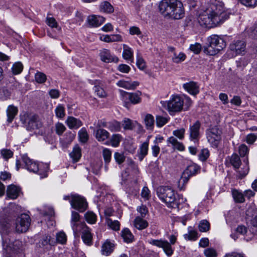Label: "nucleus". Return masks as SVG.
<instances>
[{"label": "nucleus", "instance_id": "obj_29", "mask_svg": "<svg viewBox=\"0 0 257 257\" xmlns=\"http://www.w3.org/2000/svg\"><path fill=\"white\" fill-rule=\"evenodd\" d=\"M109 133L103 128H97V141L105 142L109 138Z\"/></svg>", "mask_w": 257, "mask_h": 257}, {"label": "nucleus", "instance_id": "obj_19", "mask_svg": "<svg viewBox=\"0 0 257 257\" xmlns=\"http://www.w3.org/2000/svg\"><path fill=\"white\" fill-rule=\"evenodd\" d=\"M122 140V137L120 134H114L111 135L109 140L105 141L103 144L105 145H110L112 147H118Z\"/></svg>", "mask_w": 257, "mask_h": 257}, {"label": "nucleus", "instance_id": "obj_48", "mask_svg": "<svg viewBox=\"0 0 257 257\" xmlns=\"http://www.w3.org/2000/svg\"><path fill=\"white\" fill-rule=\"evenodd\" d=\"M0 153L1 157H2L5 160H8L9 159L12 158L14 154L13 151L8 149H2Z\"/></svg>", "mask_w": 257, "mask_h": 257}, {"label": "nucleus", "instance_id": "obj_27", "mask_svg": "<svg viewBox=\"0 0 257 257\" xmlns=\"http://www.w3.org/2000/svg\"><path fill=\"white\" fill-rule=\"evenodd\" d=\"M144 218L138 216L134 221V226L139 230H143L148 226V222Z\"/></svg>", "mask_w": 257, "mask_h": 257}, {"label": "nucleus", "instance_id": "obj_52", "mask_svg": "<svg viewBox=\"0 0 257 257\" xmlns=\"http://www.w3.org/2000/svg\"><path fill=\"white\" fill-rule=\"evenodd\" d=\"M67 237L65 233L63 231H60L56 234V241L61 244H64L66 242Z\"/></svg>", "mask_w": 257, "mask_h": 257}, {"label": "nucleus", "instance_id": "obj_45", "mask_svg": "<svg viewBox=\"0 0 257 257\" xmlns=\"http://www.w3.org/2000/svg\"><path fill=\"white\" fill-rule=\"evenodd\" d=\"M169 119V117H164L161 115H157L156 118L157 126L159 127H162L168 122Z\"/></svg>", "mask_w": 257, "mask_h": 257}, {"label": "nucleus", "instance_id": "obj_58", "mask_svg": "<svg viewBox=\"0 0 257 257\" xmlns=\"http://www.w3.org/2000/svg\"><path fill=\"white\" fill-rule=\"evenodd\" d=\"M209 156V151L207 149H202L199 155V159L202 161H205Z\"/></svg>", "mask_w": 257, "mask_h": 257}, {"label": "nucleus", "instance_id": "obj_2", "mask_svg": "<svg viewBox=\"0 0 257 257\" xmlns=\"http://www.w3.org/2000/svg\"><path fill=\"white\" fill-rule=\"evenodd\" d=\"M159 10L163 17L168 19L180 20L184 17L183 4L178 0H162Z\"/></svg>", "mask_w": 257, "mask_h": 257}, {"label": "nucleus", "instance_id": "obj_43", "mask_svg": "<svg viewBox=\"0 0 257 257\" xmlns=\"http://www.w3.org/2000/svg\"><path fill=\"white\" fill-rule=\"evenodd\" d=\"M108 128L112 132H119L121 128V124L119 122L117 121L109 122Z\"/></svg>", "mask_w": 257, "mask_h": 257}, {"label": "nucleus", "instance_id": "obj_50", "mask_svg": "<svg viewBox=\"0 0 257 257\" xmlns=\"http://www.w3.org/2000/svg\"><path fill=\"white\" fill-rule=\"evenodd\" d=\"M102 156L106 164L110 162L111 158V151L108 148H104L102 151Z\"/></svg>", "mask_w": 257, "mask_h": 257}, {"label": "nucleus", "instance_id": "obj_55", "mask_svg": "<svg viewBox=\"0 0 257 257\" xmlns=\"http://www.w3.org/2000/svg\"><path fill=\"white\" fill-rule=\"evenodd\" d=\"M202 49L201 44L199 43H195L190 46V50L195 54H199Z\"/></svg>", "mask_w": 257, "mask_h": 257}, {"label": "nucleus", "instance_id": "obj_31", "mask_svg": "<svg viewBox=\"0 0 257 257\" xmlns=\"http://www.w3.org/2000/svg\"><path fill=\"white\" fill-rule=\"evenodd\" d=\"M18 112V109L13 105H9L7 109L8 121L11 122Z\"/></svg>", "mask_w": 257, "mask_h": 257}, {"label": "nucleus", "instance_id": "obj_7", "mask_svg": "<svg viewBox=\"0 0 257 257\" xmlns=\"http://www.w3.org/2000/svg\"><path fill=\"white\" fill-rule=\"evenodd\" d=\"M23 161L25 164L26 169L30 172L38 173L41 178L47 177L48 171L49 169V164L42 162L37 164L27 156L23 157Z\"/></svg>", "mask_w": 257, "mask_h": 257}, {"label": "nucleus", "instance_id": "obj_63", "mask_svg": "<svg viewBox=\"0 0 257 257\" xmlns=\"http://www.w3.org/2000/svg\"><path fill=\"white\" fill-rule=\"evenodd\" d=\"M113 26L110 23H107L103 26L100 29V31L105 32L109 33L113 30Z\"/></svg>", "mask_w": 257, "mask_h": 257}, {"label": "nucleus", "instance_id": "obj_12", "mask_svg": "<svg viewBox=\"0 0 257 257\" xmlns=\"http://www.w3.org/2000/svg\"><path fill=\"white\" fill-rule=\"evenodd\" d=\"M20 119L23 124H27L28 127L31 129L34 130L38 128L36 117L35 115H31L27 112H24L21 114Z\"/></svg>", "mask_w": 257, "mask_h": 257}, {"label": "nucleus", "instance_id": "obj_60", "mask_svg": "<svg viewBox=\"0 0 257 257\" xmlns=\"http://www.w3.org/2000/svg\"><path fill=\"white\" fill-rule=\"evenodd\" d=\"M122 125L124 130H132L133 128L132 121L128 118H125L123 119Z\"/></svg>", "mask_w": 257, "mask_h": 257}, {"label": "nucleus", "instance_id": "obj_28", "mask_svg": "<svg viewBox=\"0 0 257 257\" xmlns=\"http://www.w3.org/2000/svg\"><path fill=\"white\" fill-rule=\"evenodd\" d=\"M70 158L73 163L77 162L81 157V149L78 145H76L73 147L72 151L69 154Z\"/></svg>", "mask_w": 257, "mask_h": 257}, {"label": "nucleus", "instance_id": "obj_22", "mask_svg": "<svg viewBox=\"0 0 257 257\" xmlns=\"http://www.w3.org/2000/svg\"><path fill=\"white\" fill-rule=\"evenodd\" d=\"M183 87L191 95H195L199 92L198 85L196 82L193 81L184 83L183 85Z\"/></svg>", "mask_w": 257, "mask_h": 257}, {"label": "nucleus", "instance_id": "obj_6", "mask_svg": "<svg viewBox=\"0 0 257 257\" xmlns=\"http://www.w3.org/2000/svg\"><path fill=\"white\" fill-rule=\"evenodd\" d=\"M207 41L209 44L204 48V52L209 55H215L226 46L224 40L217 35H211Z\"/></svg>", "mask_w": 257, "mask_h": 257}, {"label": "nucleus", "instance_id": "obj_14", "mask_svg": "<svg viewBox=\"0 0 257 257\" xmlns=\"http://www.w3.org/2000/svg\"><path fill=\"white\" fill-rule=\"evenodd\" d=\"M168 51L173 62L175 63H180L184 61L186 59V55L182 52L177 53L175 51V48L172 47H168Z\"/></svg>", "mask_w": 257, "mask_h": 257}, {"label": "nucleus", "instance_id": "obj_4", "mask_svg": "<svg viewBox=\"0 0 257 257\" xmlns=\"http://www.w3.org/2000/svg\"><path fill=\"white\" fill-rule=\"evenodd\" d=\"M192 104L188 96L182 97L179 95H173L170 99L164 102L163 106L171 115L182 110H187Z\"/></svg>", "mask_w": 257, "mask_h": 257}, {"label": "nucleus", "instance_id": "obj_47", "mask_svg": "<svg viewBox=\"0 0 257 257\" xmlns=\"http://www.w3.org/2000/svg\"><path fill=\"white\" fill-rule=\"evenodd\" d=\"M232 196L236 202L242 203L244 201L243 195L237 190H234L232 191Z\"/></svg>", "mask_w": 257, "mask_h": 257}, {"label": "nucleus", "instance_id": "obj_11", "mask_svg": "<svg viewBox=\"0 0 257 257\" xmlns=\"http://www.w3.org/2000/svg\"><path fill=\"white\" fill-rule=\"evenodd\" d=\"M150 244L163 248L166 254L170 257L174 253L171 244L166 240L163 239H151L149 241Z\"/></svg>", "mask_w": 257, "mask_h": 257}, {"label": "nucleus", "instance_id": "obj_32", "mask_svg": "<svg viewBox=\"0 0 257 257\" xmlns=\"http://www.w3.org/2000/svg\"><path fill=\"white\" fill-rule=\"evenodd\" d=\"M121 92H123L124 94L127 95L128 96V99H130L131 103L133 104H137L141 102V98L140 96L141 95V92H138L136 93H128L126 92L120 91Z\"/></svg>", "mask_w": 257, "mask_h": 257}, {"label": "nucleus", "instance_id": "obj_13", "mask_svg": "<svg viewBox=\"0 0 257 257\" xmlns=\"http://www.w3.org/2000/svg\"><path fill=\"white\" fill-rule=\"evenodd\" d=\"M99 56L102 61L105 63H117L118 58L111 54L109 50L103 49L100 51Z\"/></svg>", "mask_w": 257, "mask_h": 257}, {"label": "nucleus", "instance_id": "obj_38", "mask_svg": "<svg viewBox=\"0 0 257 257\" xmlns=\"http://www.w3.org/2000/svg\"><path fill=\"white\" fill-rule=\"evenodd\" d=\"M199 170V167L196 164H193L188 166L184 172L191 177L196 174Z\"/></svg>", "mask_w": 257, "mask_h": 257}, {"label": "nucleus", "instance_id": "obj_34", "mask_svg": "<svg viewBox=\"0 0 257 257\" xmlns=\"http://www.w3.org/2000/svg\"><path fill=\"white\" fill-rule=\"evenodd\" d=\"M167 142L172 145L174 149L182 151L184 150L183 145L179 142L174 137H171L167 140Z\"/></svg>", "mask_w": 257, "mask_h": 257}, {"label": "nucleus", "instance_id": "obj_53", "mask_svg": "<svg viewBox=\"0 0 257 257\" xmlns=\"http://www.w3.org/2000/svg\"><path fill=\"white\" fill-rule=\"evenodd\" d=\"M12 69L14 74H19L22 71L23 66L21 63L17 62L13 65Z\"/></svg>", "mask_w": 257, "mask_h": 257}, {"label": "nucleus", "instance_id": "obj_40", "mask_svg": "<svg viewBox=\"0 0 257 257\" xmlns=\"http://www.w3.org/2000/svg\"><path fill=\"white\" fill-rule=\"evenodd\" d=\"M121 236L126 242H131L134 239L133 235L127 228H125L121 231Z\"/></svg>", "mask_w": 257, "mask_h": 257}, {"label": "nucleus", "instance_id": "obj_62", "mask_svg": "<svg viewBox=\"0 0 257 257\" xmlns=\"http://www.w3.org/2000/svg\"><path fill=\"white\" fill-rule=\"evenodd\" d=\"M110 43L113 42H121L123 41V37L119 34H111L110 35Z\"/></svg>", "mask_w": 257, "mask_h": 257}, {"label": "nucleus", "instance_id": "obj_26", "mask_svg": "<svg viewBox=\"0 0 257 257\" xmlns=\"http://www.w3.org/2000/svg\"><path fill=\"white\" fill-rule=\"evenodd\" d=\"M99 9L100 12L107 14H111L114 11L113 7L107 1H103L100 3Z\"/></svg>", "mask_w": 257, "mask_h": 257}, {"label": "nucleus", "instance_id": "obj_8", "mask_svg": "<svg viewBox=\"0 0 257 257\" xmlns=\"http://www.w3.org/2000/svg\"><path fill=\"white\" fill-rule=\"evenodd\" d=\"M30 223L31 218L30 216L27 214H21L16 219L12 228H10L9 223L2 224L1 228V232H2V226L5 225L7 226L8 230H9L10 232L15 229L16 232L18 233L26 232L28 230Z\"/></svg>", "mask_w": 257, "mask_h": 257}, {"label": "nucleus", "instance_id": "obj_51", "mask_svg": "<svg viewBox=\"0 0 257 257\" xmlns=\"http://www.w3.org/2000/svg\"><path fill=\"white\" fill-rule=\"evenodd\" d=\"M35 78L37 82L43 83L46 81L47 77L44 73L39 72L35 74Z\"/></svg>", "mask_w": 257, "mask_h": 257}, {"label": "nucleus", "instance_id": "obj_49", "mask_svg": "<svg viewBox=\"0 0 257 257\" xmlns=\"http://www.w3.org/2000/svg\"><path fill=\"white\" fill-rule=\"evenodd\" d=\"M85 218L87 222L90 224H94L96 221V215L92 211H88L85 214Z\"/></svg>", "mask_w": 257, "mask_h": 257}, {"label": "nucleus", "instance_id": "obj_61", "mask_svg": "<svg viewBox=\"0 0 257 257\" xmlns=\"http://www.w3.org/2000/svg\"><path fill=\"white\" fill-rule=\"evenodd\" d=\"M240 3L247 7H255L257 6V0H238Z\"/></svg>", "mask_w": 257, "mask_h": 257}, {"label": "nucleus", "instance_id": "obj_57", "mask_svg": "<svg viewBox=\"0 0 257 257\" xmlns=\"http://www.w3.org/2000/svg\"><path fill=\"white\" fill-rule=\"evenodd\" d=\"M204 253L206 257H216L217 253L213 248H208L204 250Z\"/></svg>", "mask_w": 257, "mask_h": 257}, {"label": "nucleus", "instance_id": "obj_56", "mask_svg": "<svg viewBox=\"0 0 257 257\" xmlns=\"http://www.w3.org/2000/svg\"><path fill=\"white\" fill-rule=\"evenodd\" d=\"M55 129L57 134L61 135L66 130L65 126L61 122H57L55 124Z\"/></svg>", "mask_w": 257, "mask_h": 257}, {"label": "nucleus", "instance_id": "obj_33", "mask_svg": "<svg viewBox=\"0 0 257 257\" xmlns=\"http://www.w3.org/2000/svg\"><path fill=\"white\" fill-rule=\"evenodd\" d=\"M55 241L51 238V237L48 235H44L39 241V246L45 247L47 245H53Z\"/></svg>", "mask_w": 257, "mask_h": 257}, {"label": "nucleus", "instance_id": "obj_16", "mask_svg": "<svg viewBox=\"0 0 257 257\" xmlns=\"http://www.w3.org/2000/svg\"><path fill=\"white\" fill-rule=\"evenodd\" d=\"M21 192V188L19 186L11 184L7 187V195L10 199H16L20 195Z\"/></svg>", "mask_w": 257, "mask_h": 257}, {"label": "nucleus", "instance_id": "obj_37", "mask_svg": "<svg viewBox=\"0 0 257 257\" xmlns=\"http://www.w3.org/2000/svg\"><path fill=\"white\" fill-rule=\"evenodd\" d=\"M106 223L109 228L114 231H118L120 229V223L117 220H112L109 218H106Z\"/></svg>", "mask_w": 257, "mask_h": 257}, {"label": "nucleus", "instance_id": "obj_9", "mask_svg": "<svg viewBox=\"0 0 257 257\" xmlns=\"http://www.w3.org/2000/svg\"><path fill=\"white\" fill-rule=\"evenodd\" d=\"M221 131L217 126H214L206 132L207 139L211 146L217 148L221 139Z\"/></svg>", "mask_w": 257, "mask_h": 257}, {"label": "nucleus", "instance_id": "obj_5", "mask_svg": "<svg viewBox=\"0 0 257 257\" xmlns=\"http://www.w3.org/2000/svg\"><path fill=\"white\" fill-rule=\"evenodd\" d=\"M8 230L7 225L2 226L1 233L3 239V254L5 257H13L16 252L21 248L22 243L19 240L11 242L10 239L6 236L10 232Z\"/></svg>", "mask_w": 257, "mask_h": 257}, {"label": "nucleus", "instance_id": "obj_36", "mask_svg": "<svg viewBox=\"0 0 257 257\" xmlns=\"http://www.w3.org/2000/svg\"><path fill=\"white\" fill-rule=\"evenodd\" d=\"M78 136L79 142L83 144L86 143L89 139V136L86 128L84 127H82L79 130Z\"/></svg>", "mask_w": 257, "mask_h": 257}, {"label": "nucleus", "instance_id": "obj_64", "mask_svg": "<svg viewBox=\"0 0 257 257\" xmlns=\"http://www.w3.org/2000/svg\"><path fill=\"white\" fill-rule=\"evenodd\" d=\"M137 211L140 213L141 216H140L142 217H145L148 213L147 207L144 205L138 207L137 208Z\"/></svg>", "mask_w": 257, "mask_h": 257}, {"label": "nucleus", "instance_id": "obj_24", "mask_svg": "<svg viewBox=\"0 0 257 257\" xmlns=\"http://www.w3.org/2000/svg\"><path fill=\"white\" fill-rule=\"evenodd\" d=\"M149 140L148 139L144 142L140 147L137 156L140 161H142L146 156L147 155L149 150Z\"/></svg>", "mask_w": 257, "mask_h": 257}, {"label": "nucleus", "instance_id": "obj_21", "mask_svg": "<svg viewBox=\"0 0 257 257\" xmlns=\"http://www.w3.org/2000/svg\"><path fill=\"white\" fill-rule=\"evenodd\" d=\"M114 247V244L107 239L102 245L101 252L103 255L108 256L113 251Z\"/></svg>", "mask_w": 257, "mask_h": 257}, {"label": "nucleus", "instance_id": "obj_39", "mask_svg": "<svg viewBox=\"0 0 257 257\" xmlns=\"http://www.w3.org/2000/svg\"><path fill=\"white\" fill-rule=\"evenodd\" d=\"M210 223L207 220H202L199 222L198 224V229L200 232H207L210 229Z\"/></svg>", "mask_w": 257, "mask_h": 257}, {"label": "nucleus", "instance_id": "obj_3", "mask_svg": "<svg viewBox=\"0 0 257 257\" xmlns=\"http://www.w3.org/2000/svg\"><path fill=\"white\" fill-rule=\"evenodd\" d=\"M157 193L159 198L169 207L179 208L181 204L186 201L183 195L175 194L174 190L168 186L158 187Z\"/></svg>", "mask_w": 257, "mask_h": 257}, {"label": "nucleus", "instance_id": "obj_59", "mask_svg": "<svg viewBox=\"0 0 257 257\" xmlns=\"http://www.w3.org/2000/svg\"><path fill=\"white\" fill-rule=\"evenodd\" d=\"M10 96V91L6 88L0 89V98L5 100L8 99Z\"/></svg>", "mask_w": 257, "mask_h": 257}, {"label": "nucleus", "instance_id": "obj_42", "mask_svg": "<svg viewBox=\"0 0 257 257\" xmlns=\"http://www.w3.org/2000/svg\"><path fill=\"white\" fill-rule=\"evenodd\" d=\"M147 129L152 130L154 125V118L152 115L147 114L144 119Z\"/></svg>", "mask_w": 257, "mask_h": 257}, {"label": "nucleus", "instance_id": "obj_35", "mask_svg": "<svg viewBox=\"0 0 257 257\" xmlns=\"http://www.w3.org/2000/svg\"><path fill=\"white\" fill-rule=\"evenodd\" d=\"M190 176L183 172L180 179L178 181V187L180 190H183Z\"/></svg>", "mask_w": 257, "mask_h": 257}, {"label": "nucleus", "instance_id": "obj_20", "mask_svg": "<svg viewBox=\"0 0 257 257\" xmlns=\"http://www.w3.org/2000/svg\"><path fill=\"white\" fill-rule=\"evenodd\" d=\"M116 85L119 87L123 88L133 90L135 89L139 85V82L138 81H131L124 80H120L116 83Z\"/></svg>", "mask_w": 257, "mask_h": 257}, {"label": "nucleus", "instance_id": "obj_41", "mask_svg": "<svg viewBox=\"0 0 257 257\" xmlns=\"http://www.w3.org/2000/svg\"><path fill=\"white\" fill-rule=\"evenodd\" d=\"M188 233L184 234V236L186 239L189 240H195L198 238V233L195 230L192 229L191 227L188 228Z\"/></svg>", "mask_w": 257, "mask_h": 257}, {"label": "nucleus", "instance_id": "obj_30", "mask_svg": "<svg viewBox=\"0 0 257 257\" xmlns=\"http://www.w3.org/2000/svg\"><path fill=\"white\" fill-rule=\"evenodd\" d=\"M122 57L125 60L133 61L134 52L131 47L126 44H123Z\"/></svg>", "mask_w": 257, "mask_h": 257}, {"label": "nucleus", "instance_id": "obj_54", "mask_svg": "<svg viewBox=\"0 0 257 257\" xmlns=\"http://www.w3.org/2000/svg\"><path fill=\"white\" fill-rule=\"evenodd\" d=\"M114 158L118 164H121L125 161V157L123 153L115 152L114 154Z\"/></svg>", "mask_w": 257, "mask_h": 257}, {"label": "nucleus", "instance_id": "obj_44", "mask_svg": "<svg viewBox=\"0 0 257 257\" xmlns=\"http://www.w3.org/2000/svg\"><path fill=\"white\" fill-rule=\"evenodd\" d=\"M230 163L232 164V165L233 166V167L235 169L239 168L240 164H241V161L239 157V156L236 154H233L230 158Z\"/></svg>", "mask_w": 257, "mask_h": 257}, {"label": "nucleus", "instance_id": "obj_15", "mask_svg": "<svg viewBox=\"0 0 257 257\" xmlns=\"http://www.w3.org/2000/svg\"><path fill=\"white\" fill-rule=\"evenodd\" d=\"M80 219V215L78 213L75 211H72L71 214V225L72 228L75 233H77L81 231V224L84 222L78 223Z\"/></svg>", "mask_w": 257, "mask_h": 257}, {"label": "nucleus", "instance_id": "obj_25", "mask_svg": "<svg viewBox=\"0 0 257 257\" xmlns=\"http://www.w3.org/2000/svg\"><path fill=\"white\" fill-rule=\"evenodd\" d=\"M65 122L70 129H77L82 125V122L80 119L73 116L68 117Z\"/></svg>", "mask_w": 257, "mask_h": 257}, {"label": "nucleus", "instance_id": "obj_18", "mask_svg": "<svg viewBox=\"0 0 257 257\" xmlns=\"http://www.w3.org/2000/svg\"><path fill=\"white\" fill-rule=\"evenodd\" d=\"M200 125V122L196 121L190 126V138L191 140H194V142L197 141L199 138Z\"/></svg>", "mask_w": 257, "mask_h": 257}, {"label": "nucleus", "instance_id": "obj_46", "mask_svg": "<svg viewBox=\"0 0 257 257\" xmlns=\"http://www.w3.org/2000/svg\"><path fill=\"white\" fill-rule=\"evenodd\" d=\"M56 115L57 117L63 118L65 115V107L62 104H59L55 110Z\"/></svg>", "mask_w": 257, "mask_h": 257}, {"label": "nucleus", "instance_id": "obj_10", "mask_svg": "<svg viewBox=\"0 0 257 257\" xmlns=\"http://www.w3.org/2000/svg\"><path fill=\"white\" fill-rule=\"evenodd\" d=\"M70 204L72 207L80 212L84 211L87 207V203L85 198L77 194H71Z\"/></svg>", "mask_w": 257, "mask_h": 257}, {"label": "nucleus", "instance_id": "obj_23", "mask_svg": "<svg viewBox=\"0 0 257 257\" xmlns=\"http://www.w3.org/2000/svg\"><path fill=\"white\" fill-rule=\"evenodd\" d=\"M231 51L235 52L236 54H241L245 49V44L243 41H238L230 45Z\"/></svg>", "mask_w": 257, "mask_h": 257}, {"label": "nucleus", "instance_id": "obj_17", "mask_svg": "<svg viewBox=\"0 0 257 257\" xmlns=\"http://www.w3.org/2000/svg\"><path fill=\"white\" fill-rule=\"evenodd\" d=\"M80 226L81 231L79 232H81L82 233V238L85 244L90 245L91 243L92 235L85 223L81 224Z\"/></svg>", "mask_w": 257, "mask_h": 257}, {"label": "nucleus", "instance_id": "obj_1", "mask_svg": "<svg viewBox=\"0 0 257 257\" xmlns=\"http://www.w3.org/2000/svg\"><path fill=\"white\" fill-rule=\"evenodd\" d=\"M229 13L221 0H210L209 7L206 12L198 18L199 24L211 29L218 27L229 18Z\"/></svg>", "mask_w": 257, "mask_h": 257}]
</instances>
